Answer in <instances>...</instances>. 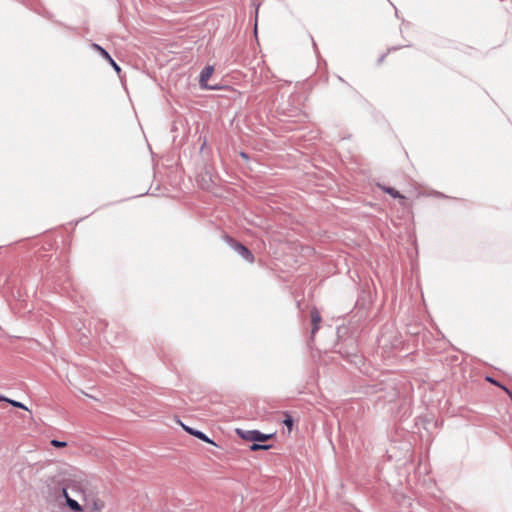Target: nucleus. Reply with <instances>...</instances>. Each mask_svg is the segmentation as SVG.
Masks as SVG:
<instances>
[{"instance_id": "nucleus-14", "label": "nucleus", "mask_w": 512, "mask_h": 512, "mask_svg": "<svg viewBox=\"0 0 512 512\" xmlns=\"http://www.w3.org/2000/svg\"><path fill=\"white\" fill-rule=\"evenodd\" d=\"M284 424H285L287 427L291 428V427H292V425H293V420H292V418L287 417V418L284 420Z\"/></svg>"}, {"instance_id": "nucleus-8", "label": "nucleus", "mask_w": 512, "mask_h": 512, "mask_svg": "<svg viewBox=\"0 0 512 512\" xmlns=\"http://www.w3.org/2000/svg\"><path fill=\"white\" fill-rule=\"evenodd\" d=\"M382 189H383L384 192L388 193L393 198H398V199H400L401 201L404 202L405 197L402 194H400L396 189H394L392 187H385V186H383Z\"/></svg>"}, {"instance_id": "nucleus-7", "label": "nucleus", "mask_w": 512, "mask_h": 512, "mask_svg": "<svg viewBox=\"0 0 512 512\" xmlns=\"http://www.w3.org/2000/svg\"><path fill=\"white\" fill-rule=\"evenodd\" d=\"M213 73V67L207 66L200 75V83L202 86L207 87V82Z\"/></svg>"}, {"instance_id": "nucleus-17", "label": "nucleus", "mask_w": 512, "mask_h": 512, "mask_svg": "<svg viewBox=\"0 0 512 512\" xmlns=\"http://www.w3.org/2000/svg\"><path fill=\"white\" fill-rule=\"evenodd\" d=\"M487 380H488V381H490V382H492V383H494V384H496V385H499L497 382H495V381H494V380H492L491 378H487Z\"/></svg>"}, {"instance_id": "nucleus-12", "label": "nucleus", "mask_w": 512, "mask_h": 512, "mask_svg": "<svg viewBox=\"0 0 512 512\" xmlns=\"http://www.w3.org/2000/svg\"><path fill=\"white\" fill-rule=\"evenodd\" d=\"M51 445L57 448H63L67 446V443L59 440H51Z\"/></svg>"}, {"instance_id": "nucleus-15", "label": "nucleus", "mask_w": 512, "mask_h": 512, "mask_svg": "<svg viewBox=\"0 0 512 512\" xmlns=\"http://www.w3.org/2000/svg\"><path fill=\"white\" fill-rule=\"evenodd\" d=\"M502 388L507 392V394L509 395V397L512 399V392L509 391L506 387L502 386Z\"/></svg>"}, {"instance_id": "nucleus-16", "label": "nucleus", "mask_w": 512, "mask_h": 512, "mask_svg": "<svg viewBox=\"0 0 512 512\" xmlns=\"http://www.w3.org/2000/svg\"><path fill=\"white\" fill-rule=\"evenodd\" d=\"M7 400H8V398H7V397L0 395V401H5V402H7Z\"/></svg>"}, {"instance_id": "nucleus-10", "label": "nucleus", "mask_w": 512, "mask_h": 512, "mask_svg": "<svg viewBox=\"0 0 512 512\" xmlns=\"http://www.w3.org/2000/svg\"><path fill=\"white\" fill-rule=\"evenodd\" d=\"M270 445H260V444H257V443H253L251 446H250V449L252 451H257V450H268L270 449Z\"/></svg>"}, {"instance_id": "nucleus-5", "label": "nucleus", "mask_w": 512, "mask_h": 512, "mask_svg": "<svg viewBox=\"0 0 512 512\" xmlns=\"http://www.w3.org/2000/svg\"><path fill=\"white\" fill-rule=\"evenodd\" d=\"M182 428L189 434L197 437L198 439L202 440V441H205L207 443H210L214 446H217V444H215L211 439H209L203 432L199 431V430H196V429H193L189 426H186L185 424L183 423H180Z\"/></svg>"}, {"instance_id": "nucleus-13", "label": "nucleus", "mask_w": 512, "mask_h": 512, "mask_svg": "<svg viewBox=\"0 0 512 512\" xmlns=\"http://www.w3.org/2000/svg\"><path fill=\"white\" fill-rule=\"evenodd\" d=\"M108 61L112 65V67L115 69L116 72H120V67L116 64V62L112 58H109Z\"/></svg>"}, {"instance_id": "nucleus-4", "label": "nucleus", "mask_w": 512, "mask_h": 512, "mask_svg": "<svg viewBox=\"0 0 512 512\" xmlns=\"http://www.w3.org/2000/svg\"><path fill=\"white\" fill-rule=\"evenodd\" d=\"M76 486H79V487H92V485H90L89 483L87 482H83V481H72L70 483L67 484L66 487L63 488L62 490V494H63V497L65 498V503L67 504V496L71 499H79V495L74 491V489H76Z\"/></svg>"}, {"instance_id": "nucleus-6", "label": "nucleus", "mask_w": 512, "mask_h": 512, "mask_svg": "<svg viewBox=\"0 0 512 512\" xmlns=\"http://www.w3.org/2000/svg\"><path fill=\"white\" fill-rule=\"evenodd\" d=\"M310 316H311V322H312L311 333H312V335H314L319 329L320 322H321V316H320V313L318 312V310L315 308L311 310Z\"/></svg>"}, {"instance_id": "nucleus-11", "label": "nucleus", "mask_w": 512, "mask_h": 512, "mask_svg": "<svg viewBox=\"0 0 512 512\" xmlns=\"http://www.w3.org/2000/svg\"><path fill=\"white\" fill-rule=\"evenodd\" d=\"M93 47H94L97 51H99V52H100V54H101L105 59L109 60V58H111V57H110V55H109V54H108V53H107V52H106L102 47H100L99 45L94 44V45H93Z\"/></svg>"}, {"instance_id": "nucleus-9", "label": "nucleus", "mask_w": 512, "mask_h": 512, "mask_svg": "<svg viewBox=\"0 0 512 512\" xmlns=\"http://www.w3.org/2000/svg\"><path fill=\"white\" fill-rule=\"evenodd\" d=\"M7 403L11 404L12 406L14 407H17V408H20V409H24V410H27L28 411V408L27 406H25L23 403L21 402H18V401H15V400H12V399H9L7 400Z\"/></svg>"}, {"instance_id": "nucleus-18", "label": "nucleus", "mask_w": 512, "mask_h": 512, "mask_svg": "<svg viewBox=\"0 0 512 512\" xmlns=\"http://www.w3.org/2000/svg\"><path fill=\"white\" fill-rule=\"evenodd\" d=\"M241 156L245 159H247V155L245 153H241Z\"/></svg>"}, {"instance_id": "nucleus-2", "label": "nucleus", "mask_w": 512, "mask_h": 512, "mask_svg": "<svg viewBox=\"0 0 512 512\" xmlns=\"http://www.w3.org/2000/svg\"><path fill=\"white\" fill-rule=\"evenodd\" d=\"M226 247L229 248V259L231 262H235L238 257L248 263L254 262V256L252 252L241 243L237 242L233 238L226 236Z\"/></svg>"}, {"instance_id": "nucleus-1", "label": "nucleus", "mask_w": 512, "mask_h": 512, "mask_svg": "<svg viewBox=\"0 0 512 512\" xmlns=\"http://www.w3.org/2000/svg\"><path fill=\"white\" fill-rule=\"evenodd\" d=\"M74 491L79 495V500L82 501V504L78 500L71 499L67 496V507L72 512H103L106 503L103 497L100 495V492L92 487H79L76 486Z\"/></svg>"}, {"instance_id": "nucleus-3", "label": "nucleus", "mask_w": 512, "mask_h": 512, "mask_svg": "<svg viewBox=\"0 0 512 512\" xmlns=\"http://www.w3.org/2000/svg\"><path fill=\"white\" fill-rule=\"evenodd\" d=\"M237 434L242 439H244L246 441H252V442H257V441L264 442V441L271 439V437H272V434H263L257 430L244 431V430L237 429Z\"/></svg>"}]
</instances>
